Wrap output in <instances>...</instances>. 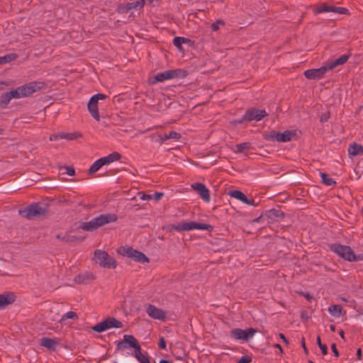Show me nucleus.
I'll return each instance as SVG.
<instances>
[{"mask_svg":"<svg viewBox=\"0 0 363 363\" xmlns=\"http://www.w3.org/2000/svg\"><path fill=\"white\" fill-rule=\"evenodd\" d=\"M301 318L302 319H305V320H308V317L307 313L306 311L302 312V313H301Z\"/></svg>","mask_w":363,"mask_h":363,"instance_id":"338daca9","label":"nucleus"},{"mask_svg":"<svg viewBox=\"0 0 363 363\" xmlns=\"http://www.w3.org/2000/svg\"><path fill=\"white\" fill-rule=\"evenodd\" d=\"M96 279L92 272H86L75 277L74 281L79 284H88Z\"/></svg>","mask_w":363,"mask_h":363,"instance_id":"a211bd4d","label":"nucleus"},{"mask_svg":"<svg viewBox=\"0 0 363 363\" xmlns=\"http://www.w3.org/2000/svg\"><path fill=\"white\" fill-rule=\"evenodd\" d=\"M16 296L13 292L6 291L0 294V309H4L16 301Z\"/></svg>","mask_w":363,"mask_h":363,"instance_id":"2eb2a0df","label":"nucleus"},{"mask_svg":"<svg viewBox=\"0 0 363 363\" xmlns=\"http://www.w3.org/2000/svg\"><path fill=\"white\" fill-rule=\"evenodd\" d=\"M146 313L154 319L164 320L166 318V312L152 304L148 305Z\"/></svg>","mask_w":363,"mask_h":363,"instance_id":"4468645a","label":"nucleus"},{"mask_svg":"<svg viewBox=\"0 0 363 363\" xmlns=\"http://www.w3.org/2000/svg\"><path fill=\"white\" fill-rule=\"evenodd\" d=\"M164 194L162 192H155L152 196V198H154V199L156 201H158L159 200L161 199V198L163 196Z\"/></svg>","mask_w":363,"mask_h":363,"instance_id":"864d4df0","label":"nucleus"},{"mask_svg":"<svg viewBox=\"0 0 363 363\" xmlns=\"http://www.w3.org/2000/svg\"><path fill=\"white\" fill-rule=\"evenodd\" d=\"M45 86V83L43 82H31L21 86L20 88L22 90L23 97H27L33 94L36 91L40 90Z\"/></svg>","mask_w":363,"mask_h":363,"instance_id":"1a4fd4ad","label":"nucleus"},{"mask_svg":"<svg viewBox=\"0 0 363 363\" xmlns=\"http://www.w3.org/2000/svg\"><path fill=\"white\" fill-rule=\"evenodd\" d=\"M67 319H72V320H77L78 319V315L77 313L74 311H69L67 312L62 317L60 322H62Z\"/></svg>","mask_w":363,"mask_h":363,"instance_id":"ea45409f","label":"nucleus"},{"mask_svg":"<svg viewBox=\"0 0 363 363\" xmlns=\"http://www.w3.org/2000/svg\"><path fill=\"white\" fill-rule=\"evenodd\" d=\"M160 139L161 142H164L165 140H167L169 139H176L178 140L181 138V134L176 132V131H170L169 133H164V135H159Z\"/></svg>","mask_w":363,"mask_h":363,"instance_id":"cd10ccee","label":"nucleus"},{"mask_svg":"<svg viewBox=\"0 0 363 363\" xmlns=\"http://www.w3.org/2000/svg\"><path fill=\"white\" fill-rule=\"evenodd\" d=\"M160 363H172L171 362H169V360H167V359H161L160 361Z\"/></svg>","mask_w":363,"mask_h":363,"instance_id":"774afa93","label":"nucleus"},{"mask_svg":"<svg viewBox=\"0 0 363 363\" xmlns=\"http://www.w3.org/2000/svg\"><path fill=\"white\" fill-rule=\"evenodd\" d=\"M118 252L123 256L132 258L134 261L140 263L150 262L149 258L143 252L136 250L131 247H122Z\"/></svg>","mask_w":363,"mask_h":363,"instance_id":"423d86ee","label":"nucleus"},{"mask_svg":"<svg viewBox=\"0 0 363 363\" xmlns=\"http://www.w3.org/2000/svg\"><path fill=\"white\" fill-rule=\"evenodd\" d=\"M276 134H277V132L273 130L269 134H266L264 138L266 140L274 141L276 140Z\"/></svg>","mask_w":363,"mask_h":363,"instance_id":"a18cd8bd","label":"nucleus"},{"mask_svg":"<svg viewBox=\"0 0 363 363\" xmlns=\"http://www.w3.org/2000/svg\"><path fill=\"white\" fill-rule=\"evenodd\" d=\"M11 98L9 92H6L0 96V108L1 109L6 108L9 104Z\"/></svg>","mask_w":363,"mask_h":363,"instance_id":"473e14b6","label":"nucleus"},{"mask_svg":"<svg viewBox=\"0 0 363 363\" xmlns=\"http://www.w3.org/2000/svg\"><path fill=\"white\" fill-rule=\"evenodd\" d=\"M119 172L118 169H111L107 171L105 174V176H107L106 178H103L96 181H91L88 184H92L95 183H104L108 182L113 180L116 177L117 173Z\"/></svg>","mask_w":363,"mask_h":363,"instance_id":"4be33fe9","label":"nucleus"},{"mask_svg":"<svg viewBox=\"0 0 363 363\" xmlns=\"http://www.w3.org/2000/svg\"><path fill=\"white\" fill-rule=\"evenodd\" d=\"M320 177L322 179V182L327 186H331L333 184H335L336 182L330 177H329L328 174L326 173L320 172Z\"/></svg>","mask_w":363,"mask_h":363,"instance_id":"e433bc0d","label":"nucleus"},{"mask_svg":"<svg viewBox=\"0 0 363 363\" xmlns=\"http://www.w3.org/2000/svg\"><path fill=\"white\" fill-rule=\"evenodd\" d=\"M225 25V23L223 20H218L217 21H216L215 23H212L211 25V29L213 30V31H216L219 29L220 28V26H224Z\"/></svg>","mask_w":363,"mask_h":363,"instance_id":"37998d69","label":"nucleus"},{"mask_svg":"<svg viewBox=\"0 0 363 363\" xmlns=\"http://www.w3.org/2000/svg\"><path fill=\"white\" fill-rule=\"evenodd\" d=\"M21 91L22 90L21 89L20 86H18L16 89L9 91V94H10L11 99H19L22 98L23 95H25V93L22 94Z\"/></svg>","mask_w":363,"mask_h":363,"instance_id":"58836bf2","label":"nucleus"},{"mask_svg":"<svg viewBox=\"0 0 363 363\" xmlns=\"http://www.w3.org/2000/svg\"><path fill=\"white\" fill-rule=\"evenodd\" d=\"M279 337H280L281 339H282V340H283V341H284L286 345H288V344H289V341H288V340L286 338L285 335H284L283 333H279Z\"/></svg>","mask_w":363,"mask_h":363,"instance_id":"680f3d73","label":"nucleus"},{"mask_svg":"<svg viewBox=\"0 0 363 363\" xmlns=\"http://www.w3.org/2000/svg\"><path fill=\"white\" fill-rule=\"evenodd\" d=\"M331 350L333 351V352L334 353V355L336 357H338L340 356V353L336 347V345L335 343H333L332 345H331Z\"/></svg>","mask_w":363,"mask_h":363,"instance_id":"4d7b16f0","label":"nucleus"},{"mask_svg":"<svg viewBox=\"0 0 363 363\" xmlns=\"http://www.w3.org/2000/svg\"><path fill=\"white\" fill-rule=\"evenodd\" d=\"M330 249L340 257L348 262H351L353 250L350 246L340 243H333L330 245Z\"/></svg>","mask_w":363,"mask_h":363,"instance_id":"0eeeda50","label":"nucleus"},{"mask_svg":"<svg viewBox=\"0 0 363 363\" xmlns=\"http://www.w3.org/2000/svg\"><path fill=\"white\" fill-rule=\"evenodd\" d=\"M252 362V357L248 355L242 356L237 363H250Z\"/></svg>","mask_w":363,"mask_h":363,"instance_id":"de8ad7c7","label":"nucleus"},{"mask_svg":"<svg viewBox=\"0 0 363 363\" xmlns=\"http://www.w3.org/2000/svg\"><path fill=\"white\" fill-rule=\"evenodd\" d=\"M169 230H176L178 232L186 230L189 231L194 229H198V230H207L208 231H211L213 230V226L209 224L206 223H196L194 221H189V222H184V223H179L177 224H172L170 226Z\"/></svg>","mask_w":363,"mask_h":363,"instance_id":"7ed1b4c3","label":"nucleus"},{"mask_svg":"<svg viewBox=\"0 0 363 363\" xmlns=\"http://www.w3.org/2000/svg\"><path fill=\"white\" fill-rule=\"evenodd\" d=\"M91 97H93V99H95L96 101H97L99 102V100H104V99H107L108 96H106L104 94L98 93V94L92 96Z\"/></svg>","mask_w":363,"mask_h":363,"instance_id":"09e8293b","label":"nucleus"},{"mask_svg":"<svg viewBox=\"0 0 363 363\" xmlns=\"http://www.w3.org/2000/svg\"><path fill=\"white\" fill-rule=\"evenodd\" d=\"M237 152L245 153L247 155L246 150H248L251 148L250 143H242L240 144L236 145Z\"/></svg>","mask_w":363,"mask_h":363,"instance_id":"c9c22d12","label":"nucleus"},{"mask_svg":"<svg viewBox=\"0 0 363 363\" xmlns=\"http://www.w3.org/2000/svg\"><path fill=\"white\" fill-rule=\"evenodd\" d=\"M137 342L138 340L133 335H124L123 340L117 344L116 349L121 350L128 347H133Z\"/></svg>","mask_w":363,"mask_h":363,"instance_id":"dca6fc26","label":"nucleus"},{"mask_svg":"<svg viewBox=\"0 0 363 363\" xmlns=\"http://www.w3.org/2000/svg\"><path fill=\"white\" fill-rule=\"evenodd\" d=\"M363 260V253L355 255V253L353 252L351 262H359Z\"/></svg>","mask_w":363,"mask_h":363,"instance_id":"49530a36","label":"nucleus"},{"mask_svg":"<svg viewBox=\"0 0 363 363\" xmlns=\"http://www.w3.org/2000/svg\"><path fill=\"white\" fill-rule=\"evenodd\" d=\"M348 152L349 155L352 156L363 155V145L354 143L349 146Z\"/></svg>","mask_w":363,"mask_h":363,"instance_id":"bb28decb","label":"nucleus"},{"mask_svg":"<svg viewBox=\"0 0 363 363\" xmlns=\"http://www.w3.org/2000/svg\"><path fill=\"white\" fill-rule=\"evenodd\" d=\"M184 37H175L173 39V45L179 50H182V44L184 43Z\"/></svg>","mask_w":363,"mask_h":363,"instance_id":"a19ab883","label":"nucleus"},{"mask_svg":"<svg viewBox=\"0 0 363 363\" xmlns=\"http://www.w3.org/2000/svg\"><path fill=\"white\" fill-rule=\"evenodd\" d=\"M350 55H351V54L341 55L336 60H335L332 62H328L325 65L329 70L333 69V68L336 67L337 66L343 65L345 62H347V61L350 58Z\"/></svg>","mask_w":363,"mask_h":363,"instance_id":"5701e85b","label":"nucleus"},{"mask_svg":"<svg viewBox=\"0 0 363 363\" xmlns=\"http://www.w3.org/2000/svg\"><path fill=\"white\" fill-rule=\"evenodd\" d=\"M123 323L114 317H108L106 320L98 323L91 327V329L96 333H102L111 328H121Z\"/></svg>","mask_w":363,"mask_h":363,"instance_id":"39448f33","label":"nucleus"},{"mask_svg":"<svg viewBox=\"0 0 363 363\" xmlns=\"http://www.w3.org/2000/svg\"><path fill=\"white\" fill-rule=\"evenodd\" d=\"M103 166H104V163L101 162V159L100 158L98 159L89 168L88 172H87L88 174L91 175V174L96 173Z\"/></svg>","mask_w":363,"mask_h":363,"instance_id":"c756f323","label":"nucleus"},{"mask_svg":"<svg viewBox=\"0 0 363 363\" xmlns=\"http://www.w3.org/2000/svg\"><path fill=\"white\" fill-rule=\"evenodd\" d=\"M229 195L239 201H242L245 195L241 191L239 190H233L229 191Z\"/></svg>","mask_w":363,"mask_h":363,"instance_id":"4c0bfd02","label":"nucleus"},{"mask_svg":"<svg viewBox=\"0 0 363 363\" xmlns=\"http://www.w3.org/2000/svg\"><path fill=\"white\" fill-rule=\"evenodd\" d=\"M256 333L257 330L252 328H250L246 330L234 328L230 331V337L237 340L247 342Z\"/></svg>","mask_w":363,"mask_h":363,"instance_id":"6e6552de","label":"nucleus"},{"mask_svg":"<svg viewBox=\"0 0 363 363\" xmlns=\"http://www.w3.org/2000/svg\"><path fill=\"white\" fill-rule=\"evenodd\" d=\"M330 112L329 111H326L325 113H323L321 116H320V122L321 123H325V122H327L328 120L330 118Z\"/></svg>","mask_w":363,"mask_h":363,"instance_id":"8fccbe9b","label":"nucleus"},{"mask_svg":"<svg viewBox=\"0 0 363 363\" xmlns=\"http://www.w3.org/2000/svg\"><path fill=\"white\" fill-rule=\"evenodd\" d=\"M98 101H96L95 99H93V97H91L88 104H87V108L91 116L99 121L100 120V115L99 113V108H98Z\"/></svg>","mask_w":363,"mask_h":363,"instance_id":"6ab92c4d","label":"nucleus"},{"mask_svg":"<svg viewBox=\"0 0 363 363\" xmlns=\"http://www.w3.org/2000/svg\"><path fill=\"white\" fill-rule=\"evenodd\" d=\"M151 199H152V196L150 194H143V195L141 196V199H143V200Z\"/></svg>","mask_w":363,"mask_h":363,"instance_id":"052dcab7","label":"nucleus"},{"mask_svg":"<svg viewBox=\"0 0 363 363\" xmlns=\"http://www.w3.org/2000/svg\"><path fill=\"white\" fill-rule=\"evenodd\" d=\"M294 135H295V133L289 130H286L283 133L277 132V134H276V140L284 143L288 142L291 140Z\"/></svg>","mask_w":363,"mask_h":363,"instance_id":"b1692460","label":"nucleus"},{"mask_svg":"<svg viewBox=\"0 0 363 363\" xmlns=\"http://www.w3.org/2000/svg\"><path fill=\"white\" fill-rule=\"evenodd\" d=\"M269 218L279 220L284 217V213L280 209L272 208L267 211L265 214Z\"/></svg>","mask_w":363,"mask_h":363,"instance_id":"a878e982","label":"nucleus"},{"mask_svg":"<svg viewBox=\"0 0 363 363\" xmlns=\"http://www.w3.org/2000/svg\"><path fill=\"white\" fill-rule=\"evenodd\" d=\"M58 138H60L59 133L58 134L51 135L50 137V140H56Z\"/></svg>","mask_w":363,"mask_h":363,"instance_id":"e2e57ef3","label":"nucleus"},{"mask_svg":"<svg viewBox=\"0 0 363 363\" xmlns=\"http://www.w3.org/2000/svg\"><path fill=\"white\" fill-rule=\"evenodd\" d=\"M84 238V237L80 238L76 235H64L62 240L66 243H71L76 241L82 242Z\"/></svg>","mask_w":363,"mask_h":363,"instance_id":"f704fd0d","label":"nucleus"},{"mask_svg":"<svg viewBox=\"0 0 363 363\" xmlns=\"http://www.w3.org/2000/svg\"><path fill=\"white\" fill-rule=\"evenodd\" d=\"M117 220L118 217L116 214H100L99 216L92 218L89 222H81L78 228L92 232L107 223L116 222Z\"/></svg>","mask_w":363,"mask_h":363,"instance_id":"f257e3e1","label":"nucleus"},{"mask_svg":"<svg viewBox=\"0 0 363 363\" xmlns=\"http://www.w3.org/2000/svg\"><path fill=\"white\" fill-rule=\"evenodd\" d=\"M132 348L134 349V352H135V354H134V356L135 357H138V355H140L142 354V352H141V347L139 344V342H138Z\"/></svg>","mask_w":363,"mask_h":363,"instance_id":"c03bdc74","label":"nucleus"},{"mask_svg":"<svg viewBox=\"0 0 363 363\" xmlns=\"http://www.w3.org/2000/svg\"><path fill=\"white\" fill-rule=\"evenodd\" d=\"M191 187L197 191L201 198L206 202L210 201V193L207 187L202 183L191 184Z\"/></svg>","mask_w":363,"mask_h":363,"instance_id":"f3484780","label":"nucleus"},{"mask_svg":"<svg viewBox=\"0 0 363 363\" xmlns=\"http://www.w3.org/2000/svg\"><path fill=\"white\" fill-rule=\"evenodd\" d=\"M242 202L250 206H257V203H255L253 199H249L246 196H245Z\"/></svg>","mask_w":363,"mask_h":363,"instance_id":"3c124183","label":"nucleus"},{"mask_svg":"<svg viewBox=\"0 0 363 363\" xmlns=\"http://www.w3.org/2000/svg\"><path fill=\"white\" fill-rule=\"evenodd\" d=\"M362 350L360 348H359L357 351V357L358 359H362Z\"/></svg>","mask_w":363,"mask_h":363,"instance_id":"0e129e2a","label":"nucleus"},{"mask_svg":"<svg viewBox=\"0 0 363 363\" xmlns=\"http://www.w3.org/2000/svg\"><path fill=\"white\" fill-rule=\"evenodd\" d=\"M268 114L266 113L265 110H260L255 108H252L248 109L245 114L244 115V118H246V121L250 122L253 120L256 121H259L262 120L264 116H267Z\"/></svg>","mask_w":363,"mask_h":363,"instance_id":"9d476101","label":"nucleus"},{"mask_svg":"<svg viewBox=\"0 0 363 363\" xmlns=\"http://www.w3.org/2000/svg\"><path fill=\"white\" fill-rule=\"evenodd\" d=\"M301 345L304 350V352L305 354H308V350L306 346V343H305V338L304 337H302V340H301Z\"/></svg>","mask_w":363,"mask_h":363,"instance_id":"bf43d9fd","label":"nucleus"},{"mask_svg":"<svg viewBox=\"0 0 363 363\" xmlns=\"http://www.w3.org/2000/svg\"><path fill=\"white\" fill-rule=\"evenodd\" d=\"M94 259L96 263L104 268L115 269L117 266L116 260L104 250H96Z\"/></svg>","mask_w":363,"mask_h":363,"instance_id":"20e7f679","label":"nucleus"},{"mask_svg":"<svg viewBox=\"0 0 363 363\" xmlns=\"http://www.w3.org/2000/svg\"><path fill=\"white\" fill-rule=\"evenodd\" d=\"M19 215L28 219L39 218L49 214V206L43 203H33L18 211Z\"/></svg>","mask_w":363,"mask_h":363,"instance_id":"f03ea898","label":"nucleus"},{"mask_svg":"<svg viewBox=\"0 0 363 363\" xmlns=\"http://www.w3.org/2000/svg\"><path fill=\"white\" fill-rule=\"evenodd\" d=\"M145 0H137L133 2L120 4L118 6V12L120 13H127L132 9H139L144 6Z\"/></svg>","mask_w":363,"mask_h":363,"instance_id":"9b49d317","label":"nucleus"},{"mask_svg":"<svg viewBox=\"0 0 363 363\" xmlns=\"http://www.w3.org/2000/svg\"><path fill=\"white\" fill-rule=\"evenodd\" d=\"M137 360L140 362L143 363L145 360H147L149 357L147 355H145L143 354L138 355V357H135Z\"/></svg>","mask_w":363,"mask_h":363,"instance_id":"5fc2aeb1","label":"nucleus"},{"mask_svg":"<svg viewBox=\"0 0 363 363\" xmlns=\"http://www.w3.org/2000/svg\"><path fill=\"white\" fill-rule=\"evenodd\" d=\"M67 174L69 176H74L75 174V170L73 167H66Z\"/></svg>","mask_w":363,"mask_h":363,"instance_id":"13d9d810","label":"nucleus"},{"mask_svg":"<svg viewBox=\"0 0 363 363\" xmlns=\"http://www.w3.org/2000/svg\"><path fill=\"white\" fill-rule=\"evenodd\" d=\"M342 307L341 305H332L328 308V311L333 316L339 318L342 315Z\"/></svg>","mask_w":363,"mask_h":363,"instance_id":"c85d7f7f","label":"nucleus"},{"mask_svg":"<svg viewBox=\"0 0 363 363\" xmlns=\"http://www.w3.org/2000/svg\"><path fill=\"white\" fill-rule=\"evenodd\" d=\"M317 344H318V347H320V349L322 352V354L323 355L327 354H328V347L326 345L322 343L320 336L317 337Z\"/></svg>","mask_w":363,"mask_h":363,"instance_id":"79ce46f5","label":"nucleus"},{"mask_svg":"<svg viewBox=\"0 0 363 363\" xmlns=\"http://www.w3.org/2000/svg\"><path fill=\"white\" fill-rule=\"evenodd\" d=\"M323 12H334L340 14H348L349 11L344 7H337L334 6H328L326 4H321L316 9V13H320Z\"/></svg>","mask_w":363,"mask_h":363,"instance_id":"ddd939ff","label":"nucleus"},{"mask_svg":"<svg viewBox=\"0 0 363 363\" xmlns=\"http://www.w3.org/2000/svg\"><path fill=\"white\" fill-rule=\"evenodd\" d=\"M158 347L160 349L164 350L166 349V342L163 337H161L159 340Z\"/></svg>","mask_w":363,"mask_h":363,"instance_id":"603ef678","label":"nucleus"},{"mask_svg":"<svg viewBox=\"0 0 363 363\" xmlns=\"http://www.w3.org/2000/svg\"><path fill=\"white\" fill-rule=\"evenodd\" d=\"M18 57L16 53H10L4 56H0V65L9 63L15 60Z\"/></svg>","mask_w":363,"mask_h":363,"instance_id":"72a5a7b5","label":"nucleus"},{"mask_svg":"<svg viewBox=\"0 0 363 363\" xmlns=\"http://www.w3.org/2000/svg\"><path fill=\"white\" fill-rule=\"evenodd\" d=\"M329 70L326 65L318 69H310L304 72V76L308 79H320L323 77L325 72Z\"/></svg>","mask_w":363,"mask_h":363,"instance_id":"f8f14e48","label":"nucleus"},{"mask_svg":"<svg viewBox=\"0 0 363 363\" xmlns=\"http://www.w3.org/2000/svg\"><path fill=\"white\" fill-rule=\"evenodd\" d=\"M171 74L172 75V79L174 78H178V79H183L185 78L188 72L186 70L182 69H170Z\"/></svg>","mask_w":363,"mask_h":363,"instance_id":"2f4dec72","label":"nucleus"},{"mask_svg":"<svg viewBox=\"0 0 363 363\" xmlns=\"http://www.w3.org/2000/svg\"><path fill=\"white\" fill-rule=\"evenodd\" d=\"M122 157L121 155L118 152H113L108 155L101 157V162L104 163V165L111 164L113 162L118 161L121 160Z\"/></svg>","mask_w":363,"mask_h":363,"instance_id":"393cba45","label":"nucleus"},{"mask_svg":"<svg viewBox=\"0 0 363 363\" xmlns=\"http://www.w3.org/2000/svg\"><path fill=\"white\" fill-rule=\"evenodd\" d=\"M170 69L166 70L163 72L157 73L153 77L150 79V84H156L157 82H162L167 79H172Z\"/></svg>","mask_w":363,"mask_h":363,"instance_id":"aec40b11","label":"nucleus"},{"mask_svg":"<svg viewBox=\"0 0 363 363\" xmlns=\"http://www.w3.org/2000/svg\"><path fill=\"white\" fill-rule=\"evenodd\" d=\"M274 347L275 348H277V350H279L280 353H283V349H282L281 346L279 344L277 343V344H275L274 345Z\"/></svg>","mask_w":363,"mask_h":363,"instance_id":"69168bd1","label":"nucleus"},{"mask_svg":"<svg viewBox=\"0 0 363 363\" xmlns=\"http://www.w3.org/2000/svg\"><path fill=\"white\" fill-rule=\"evenodd\" d=\"M281 177V180H288V181H291V182L294 180V176L288 175L286 174H284Z\"/></svg>","mask_w":363,"mask_h":363,"instance_id":"6e6d98bb","label":"nucleus"},{"mask_svg":"<svg viewBox=\"0 0 363 363\" xmlns=\"http://www.w3.org/2000/svg\"><path fill=\"white\" fill-rule=\"evenodd\" d=\"M60 138L66 139L67 140H73L79 137H82V134L79 133H60Z\"/></svg>","mask_w":363,"mask_h":363,"instance_id":"7c9ffc66","label":"nucleus"},{"mask_svg":"<svg viewBox=\"0 0 363 363\" xmlns=\"http://www.w3.org/2000/svg\"><path fill=\"white\" fill-rule=\"evenodd\" d=\"M40 345L46 347L47 349L55 351L56 346L59 344V342L55 338H50L43 337L40 340Z\"/></svg>","mask_w":363,"mask_h":363,"instance_id":"412c9836","label":"nucleus"}]
</instances>
